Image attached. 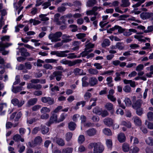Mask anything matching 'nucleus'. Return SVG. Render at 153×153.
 Returning a JSON list of instances; mask_svg holds the SVG:
<instances>
[{"mask_svg":"<svg viewBox=\"0 0 153 153\" xmlns=\"http://www.w3.org/2000/svg\"><path fill=\"white\" fill-rule=\"evenodd\" d=\"M90 149L94 148V153H101L104 150L103 146L100 143H91L88 146Z\"/></svg>","mask_w":153,"mask_h":153,"instance_id":"1","label":"nucleus"},{"mask_svg":"<svg viewBox=\"0 0 153 153\" xmlns=\"http://www.w3.org/2000/svg\"><path fill=\"white\" fill-rule=\"evenodd\" d=\"M40 82L39 79H32L30 80L31 83L27 84V88L28 89H34L36 90H40L42 88V85L39 84H35L39 83Z\"/></svg>","mask_w":153,"mask_h":153,"instance_id":"2","label":"nucleus"},{"mask_svg":"<svg viewBox=\"0 0 153 153\" xmlns=\"http://www.w3.org/2000/svg\"><path fill=\"white\" fill-rule=\"evenodd\" d=\"M62 33L61 32H57L54 33L50 34L48 36L49 39L52 42H56L61 41L60 38Z\"/></svg>","mask_w":153,"mask_h":153,"instance_id":"3","label":"nucleus"},{"mask_svg":"<svg viewBox=\"0 0 153 153\" xmlns=\"http://www.w3.org/2000/svg\"><path fill=\"white\" fill-rule=\"evenodd\" d=\"M11 45V43H7L4 44L2 42H0V51H2L1 53L3 55H5L8 53L9 51H5V49Z\"/></svg>","mask_w":153,"mask_h":153,"instance_id":"4","label":"nucleus"},{"mask_svg":"<svg viewBox=\"0 0 153 153\" xmlns=\"http://www.w3.org/2000/svg\"><path fill=\"white\" fill-rule=\"evenodd\" d=\"M140 16L143 19H150L152 20L153 18V13H142L140 14Z\"/></svg>","mask_w":153,"mask_h":153,"instance_id":"5","label":"nucleus"},{"mask_svg":"<svg viewBox=\"0 0 153 153\" xmlns=\"http://www.w3.org/2000/svg\"><path fill=\"white\" fill-rule=\"evenodd\" d=\"M41 100L43 102L48 103L50 105H52L54 103L53 99L49 97H42L41 98Z\"/></svg>","mask_w":153,"mask_h":153,"instance_id":"6","label":"nucleus"},{"mask_svg":"<svg viewBox=\"0 0 153 153\" xmlns=\"http://www.w3.org/2000/svg\"><path fill=\"white\" fill-rule=\"evenodd\" d=\"M11 102L14 105L20 107L24 104L25 101L23 100L19 101L17 99L14 98L12 100Z\"/></svg>","mask_w":153,"mask_h":153,"instance_id":"7","label":"nucleus"},{"mask_svg":"<svg viewBox=\"0 0 153 153\" xmlns=\"http://www.w3.org/2000/svg\"><path fill=\"white\" fill-rule=\"evenodd\" d=\"M97 131L96 129L94 128H91L85 131V134L87 136L92 137L97 134Z\"/></svg>","mask_w":153,"mask_h":153,"instance_id":"8","label":"nucleus"},{"mask_svg":"<svg viewBox=\"0 0 153 153\" xmlns=\"http://www.w3.org/2000/svg\"><path fill=\"white\" fill-rule=\"evenodd\" d=\"M103 122L105 125L110 127L113 125L114 120L111 118L106 117L104 119Z\"/></svg>","mask_w":153,"mask_h":153,"instance_id":"9","label":"nucleus"},{"mask_svg":"<svg viewBox=\"0 0 153 153\" xmlns=\"http://www.w3.org/2000/svg\"><path fill=\"white\" fill-rule=\"evenodd\" d=\"M62 72L61 71H55L53 72V75L56 77V80L59 81L61 79L62 76Z\"/></svg>","mask_w":153,"mask_h":153,"instance_id":"10","label":"nucleus"},{"mask_svg":"<svg viewBox=\"0 0 153 153\" xmlns=\"http://www.w3.org/2000/svg\"><path fill=\"white\" fill-rule=\"evenodd\" d=\"M134 123L136 126H140L142 124V121L141 119L138 117H133Z\"/></svg>","mask_w":153,"mask_h":153,"instance_id":"11","label":"nucleus"},{"mask_svg":"<svg viewBox=\"0 0 153 153\" xmlns=\"http://www.w3.org/2000/svg\"><path fill=\"white\" fill-rule=\"evenodd\" d=\"M37 99L36 98H33L30 99L27 103V105L28 107H30L35 104L37 102Z\"/></svg>","mask_w":153,"mask_h":153,"instance_id":"12","label":"nucleus"},{"mask_svg":"<svg viewBox=\"0 0 153 153\" xmlns=\"http://www.w3.org/2000/svg\"><path fill=\"white\" fill-rule=\"evenodd\" d=\"M97 79L95 77H92L89 80V84L90 85L92 86L97 84Z\"/></svg>","mask_w":153,"mask_h":153,"instance_id":"13","label":"nucleus"},{"mask_svg":"<svg viewBox=\"0 0 153 153\" xmlns=\"http://www.w3.org/2000/svg\"><path fill=\"white\" fill-rule=\"evenodd\" d=\"M142 103V101L141 100H138L132 105V106L135 109L140 108Z\"/></svg>","mask_w":153,"mask_h":153,"instance_id":"14","label":"nucleus"},{"mask_svg":"<svg viewBox=\"0 0 153 153\" xmlns=\"http://www.w3.org/2000/svg\"><path fill=\"white\" fill-rule=\"evenodd\" d=\"M118 139L120 143H123L125 142L126 139L125 134L122 133H120L118 136Z\"/></svg>","mask_w":153,"mask_h":153,"instance_id":"15","label":"nucleus"},{"mask_svg":"<svg viewBox=\"0 0 153 153\" xmlns=\"http://www.w3.org/2000/svg\"><path fill=\"white\" fill-rule=\"evenodd\" d=\"M19 51L22 56L27 57L30 56L29 53L27 51L26 49L25 48H20L19 49Z\"/></svg>","mask_w":153,"mask_h":153,"instance_id":"16","label":"nucleus"},{"mask_svg":"<svg viewBox=\"0 0 153 153\" xmlns=\"http://www.w3.org/2000/svg\"><path fill=\"white\" fill-rule=\"evenodd\" d=\"M13 139L15 141L18 142L20 140L22 142H24V139L22 138L21 135L18 134L14 135Z\"/></svg>","mask_w":153,"mask_h":153,"instance_id":"17","label":"nucleus"},{"mask_svg":"<svg viewBox=\"0 0 153 153\" xmlns=\"http://www.w3.org/2000/svg\"><path fill=\"white\" fill-rule=\"evenodd\" d=\"M73 72L75 75H81L85 74H84L83 70L82 69L78 68L74 69Z\"/></svg>","mask_w":153,"mask_h":153,"instance_id":"18","label":"nucleus"},{"mask_svg":"<svg viewBox=\"0 0 153 153\" xmlns=\"http://www.w3.org/2000/svg\"><path fill=\"white\" fill-rule=\"evenodd\" d=\"M102 132L104 134L108 136H111L112 135L111 130L108 128H105L103 129Z\"/></svg>","mask_w":153,"mask_h":153,"instance_id":"19","label":"nucleus"},{"mask_svg":"<svg viewBox=\"0 0 153 153\" xmlns=\"http://www.w3.org/2000/svg\"><path fill=\"white\" fill-rule=\"evenodd\" d=\"M57 119V115L55 113H52V115L50 118V120L49 123L50 124L55 122H56Z\"/></svg>","mask_w":153,"mask_h":153,"instance_id":"20","label":"nucleus"},{"mask_svg":"<svg viewBox=\"0 0 153 153\" xmlns=\"http://www.w3.org/2000/svg\"><path fill=\"white\" fill-rule=\"evenodd\" d=\"M53 1V0H47V1L43 3L42 4L43 9H45L48 8L51 5V2Z\"/></svg>","mask_w":153,"mask_h":153,"instance_id":"21","label":"nucleus"},{"mask_svg":"<svg viewBox=\"0 0 153 153\" xmlns=\"http://www.w3.org/2000/svg\"><path fill=\"white\" fill-rule=\"evenodd\" d=\"M40 130L42 133L44 134H47L49 131L48 128L44 125H41Z\"/></svg>","mask_w":153,"mask_h":153,"instance_id":"22","label":"nucleus"},{"mask_svg":"<svg viewBox=\"0 0 153 153\" xmlns=\"http://www.w3.org/2000/svg\"><path fill=\"white\" fill-rule=\"evenodd\" d=\"M120 6L122 7H126L129 6L130 4L128 0H122Z\"/></svg>","mask_w":153,"mask_h":153,"instance_id":"23","label":"nucleus"},{"mask_svg":"<svg viewBox=\"0 0 153 153\" xmlns=\"http://www.w3.org/2000/svg\"><path fill=\"white\" fill-rule=\"evenodd\" d=\"M97 1L96 0H88L87 2V6L88 7H91L96 4Z\"/></svg>","mask_w":153,"mask_h":153,"instance_id":"24","label":"nucleus"},{"mask_svg":"<svg viewBox=\"0 0 153 153\" xmlns=\"http://www.w3.org/2000/svg\"><path fill=\"white\" fill-rule=\"evenodd\" d=\"M76 126V124L73 122H71L68 123V127L69 129L71 131L74 130Z\"/></svg>","mask_w":153,"mask_h":153,"instance_id":"25","label":"nucleus"},{"mask_svg":"<svg viewBox=\"0 0 153 153\" xmlns=\"http://www.w3.org/2000/svg\"><path fill=\"white\" fill-rule=\"evenodd\" d=\"M110 42L108 39H104L102 43V46L103 48L106 47L110 45Z\"/></svg>","mask_w":153,"mask_h":153,"instance_id":"26","label":"nucleus"},{"mask_svg":"<svg viewBox=\"0 0 153 153\" xmlns=\"http://www.w3.org/2000/svg\"><path fill=\"white\" fill-rule=\"evenodd\" d=\"M23 87L21 86H18L15 87L13 85L12 86V91L14 93H16L20 92L22 90Z\"/></svg>","mask_w":153,"mask_h":153,"instance_id":"27","label":"nucleus"},{"mask_svg":"<svg viewBox=\"0 0 153 153\" xmlns=\"http://www.w3.org/2000/svg\"><path fill=\"white\" fill-rule=\"evenodd\" d=\"M51 54L53 55H56L58 57H62V56H65L61 52V51L59 52L57 51H52L51 52Z\"/></svg>","mask_w":153,"mask_h":153,"instance_id":"28","label":"nucleus"},{"mask_svg":"<svg viewBox=\"0 0 153 153\" xmlns=\"http://www.w3.org/2000/svg\"><path fill=\"white\" fill-rule=\"evenodd\" d=\"M81 42L80 41L74 42L73 44L74 47L72 48V49L74 51L78 50L79 48V45L81 44Z\"/></svg>","mask_w":153,"mask_h":153,"instance_id":"29","label":"nucleus"},{"mask_svg":"<svg viewBox=\"0 0 153 153\" xmlns=\"http://www.w3.org/2000/svg\"><path fill=\"white\" fill-rule=\"evenodd\" d=\"M42 141V138L40 136L36 137L34 140V142L35 144L34 146L37 144H39L41 143Z\"/></svg>","mask_w":153,"mask_h":153,"instance_id":"30","label":"nucleus"},{"mask_svg":"<svg viewBox=\"0 0 153 153\" xmlns=\"http://www.w3.org/2000/svg\"><path fill=\"white\" fill-rule=\"evenodd\" d=\"M88 73L92 75H96L98 73L99 71L96 69L91 68L88 70Z\"/></svg>","mask_w":153,"mask_h":153,"instance_id":"31","label":"nucleus"},{"mask_svg":"<svg viewBox=\"0 0 153 153\" xmlns=\"http://www.w3.org/2000/svg\"><path fill=\"white\" fill-rule=\"evenodd\" d=\"M117 48L120 50H123L125 48L124 44L121 42H118L116 43Z\"/></svg>","mask_w":153,"mask_h":153,"instance_id":"32","label":"nucleus"},{"mask_svg":"<svg viewBox=\"0 0 153 153\" xmlns=\"http://www.w3.org/2000/svg\"><path fill=\"white\" fill-rule=\"evenodd\" d=\"M56 143L59 146H64L65 144L64 140L60 138H58L56 141Z\"/></svg>","mask_w":153,"mask_h":153,"instance_id":"33","label":"nucleus"},{"mask_svg":"<svg viewBox=\"0 0 153 153\" xmlns=\"http://www.w3.org/2000/svg\"><path fill=\"white\" fill-rule=\"evenodd\" d=\"M73 134L71 132H69L65 134V139L68 141H69L72 138Z\"/></svg>","mask_w":153,"mask_h":153,"instance_id":"34","label":"nucleus"},{"mask_svg":"<svg viewBox=\"0 0 153 153\" xmlns=\"http://www.w3.org/2000/svg\"><path fill=\"white\" fill-rule=\"evenodd\" d=\"M121 125L125 126L128 128H130L131 126V123L129 121H123L122 122Z\"/></svg>","mask_w":153,"mask_h":153,"instance_id":"35","label":"nucleus"},{"mask_svg":"<svg viewBox=\"0 0 153 153\" xmlns=\"http://www.w3.org/2000/svg\"><path fill=\"white\" fill-rule=\"evenodd\" d=\"M146 142L148 145L153 146V138L151 137H149L146 139Z\"/></svg>","mask_w":153,"mask_h":153,"instance_id":"36","label":"nucleus"},{"mask_svg":"<svg viewBox=\"0 0 153 153\" xmlns=\"http://www.w3.org/2000/svg\"><path fill=\"white\" fill-rule=\"evenodd\" d=\"M122 148L124 152H128L129 150L130 147L129 145L126 143H124L123 145Z\"/></svg>","mask_w":153,"mask_h":153,"instance_id":"37","label":"nucleus"},{"mask_svg":"<svg viewBox=\"0 0 153 153\" xmlns=\"http://www.w3.org/2000/svg\"><path fill=\"white\" fill-rule=\"evenodd\" d=\"M46 14H42L39 16V17L41 19L40 20L41 21H47L49 19L48 17H46Z\"/></svg>","mask_w":153,"mask_h":153,"instance_id":"38","label":"nucleus"},{"mask_svg":"<svg viewBox=\"0 0 153 153\" xmlns=\"http://www.w3.org/2000/svg\"><path fill=\"white\" fill-rule=\"evenodd\" d=\"M105 107L107 110L110 111L113 109V105L111 103L108 102L105 105Z\"/></svg>","mask_w":153,"mask_h":153,"instance_id":"39","label":"nucleus"},{"mask_svg":"<svg viewBox=\"0 0 153 153\" xmlns=\"http://www.w3.org/2000/svg\"><path fill=\"white\" fill-rule=\"evenodd\" d=\"M18 69L20 70H23V72L24 73H26L27 72V70L25 69V66L23 64H21L19 65L18 67Z\"/></svg>","mask_w":153,"mask_h":153,"instance_id":"40","label":"nucleus"},{"mask_svg":"<svg viewBox=\"0 0 153 153\" xmlns=\"http://www.w3.org/2000/svg\"><path fill=\"white\" fill-rule=\"evenodd\" d=\"M50 111V109L47 107H42L40 110V112L42 113H48Z\"/></svg>","mask_w":153,"mask_h":153,"instance_id":"41","label":"nucleus"},{"mask_svg":"<svg viewBox=\"0 0 153 153\" xmlns=\"http://www.w3.org/2000/svg\"><path fill=\"white\" fill-rule=\"evenodd\" d=\"M85 138L84 136L83 135H81L78 137V141L79 143L81 144L84 141Z\"/></svg>","mask_w":153,"mask_h":153,"instance_id":"42","label":"nucleus"},{"mask_svg":"<svg viewBox=\"0 0 153 153\" xmlns=\"http://www.w3.org/2000/svg\"><path fill=\"white\" fill-rule=\"evenodd\" d=\"M57 60L51 59H46L45 60V62L46 63H56Z\"/></svg>","mask_w":153,"mask_h":153,"instance_id":"43","label":"nucleus"},{"mask_svg":"<svg viewBox=\"0 0 153 153\" xmlns=\"http://www.w3.org/2000/svg\"><path fill=\"white\" fill-rule=\"evenodd\" d=\"M73 151V149L71 148H67L63 149L62 153H71Z\"/></svg>","mask_w":153,"mask_h":153,"instance_id":"44","label":"nucleus"},{"mask_svg":"<svg viewBox=\"0 0 153 153\" xmlns=\"http://www.w3.org/2000/svg\"><path fill=\"white\" fill-rule=\"evenodd\" d=\"M147 116L148 119L150 121H153V112H149L147 113Z\"/></svg>","mask_w":153,"mask_h":153,"instance_id":"45","label":"nucleus"},{"mask_svg":"<svg viewBox=\"0 0 153 153\" xmlns=\"http://www.w3.org/2000/svg\"><path fill=\"white\" fill-rule=\"evenodd\" d=\"M70 37V36L68 35H67L66 34H64L62 36V38L63 39L62 41L66 40L67 41L66 42L71 41V39H69Z\"/></svg>","mask_w":153,"mask_h":153,"instance_id":"46","label":"nucleus"},{"mask_svg":"<svg viewBox=\"0 0 153 153\" xmlns=\"http://www.w3.org/2000/svg\"><path fill=\"white\" fill-rule=\"evenodd\" d=\"M69 27L71 28V30L73 32H75L78 30L77 26L75 25H69Z\"/></svg>","mask_w":153,"mask_h":153,"instance_id":"47","label":"nucleus"},{"mask_svg":"<svg viewBox=\"0 0 153 153\" xmlns=\"http://www.w3.org/2000/svg\"><path fill=\"white\" fill-rule=\"evenodd\" d=\"M73 16L72 14L71 13H69L66 15H64L62 16L61 18V19H63L64 20V21H62V22L64 23H65V19L66 18H71Z\"/></svg>","mask_w":153,"mask_h":153,"instance_id":"48","label":"nucleus"},{"mask_svg":"<svg viewBox=\"0 0 153 153\" xmlns=\"http://www.w3.org/2000/svg\"><path fill=\"white\" fill-rule=\"evenodd\" d=\"M67 42V41L66 40L62 41L61 42H57L54 45V47L55 48H56L60 47L61 46L63 45V43L66 42Z\"/></svg>","mask_w":153,"mask_h":153,"instance_id":"49","label":"nucleus"},{"mask_svg":"<svg viewBox=\"0 0 153 153\" xmlns=\"http://www.w3.org/2000/svg\"><path fill=\"white\" fill-rule=\"evenodd\" d=\"M123 90L126 93H130L131 91V88L129 85H126L123 88Z\"/></svg>","mask_w":153,"mask_h":153,"instance_id":"50","label":"nucleus"},{"mask_svg":"<svg viewBox=\"0 0 153 153\" xmlns=\"http://www.w3.org/2000/svg\"><path fill=\"white\" fill-rule=\"evenodd\" d=\"M106 144L108 148L111 149L112 145V140L111 139H108L106 141Z\"/></svg>","mask_w":153,"mask_h":153,"instance_id":"51","label":"nucleus"},{"mask_svg":"<svg viewBox=\"0 0 153 153\" xmlns=\"http://www.w3.org/2000/svg\"><path fill=\"white\" fill-rule=\"evenodd\" d=\"M68 115L67 114L63 113L60 115V118L59 119L58 122H60L63 121L65 118L67 117Z\"/></svg>","mask_w":153,"mask_h":153,"instance_id":"52","label":"nucleus"},{"mask_svg":"<svg viewBox=\"0 0 153 153\" xmlns=\"http://www.w3.org/2000/svg\"><path fill=\"white\" fill-rule=\"evenodd\" d=\"M144 67V66L143 65L140 64L137 66L135 70L136 71H140L143 70Z\"/></svg>","mask_w":153,"mask_h":153,"instance_id":"53","label":"nucleus"},{"mask_svg":"<svg viewBox=\"0 0 153 153\" xmlns=\"http://www.w3.org/2000/svg\"><path fill=\"white\" fill-rule=\"evenodd\" d=\"M153 31V25L148 26L147 29L144 31V32L146 33H149Z\"/></svg>","mask_w":153,"mask_h":153,"instance_id":"54","label":"nucleus"},{"mask_svg":"<svg viewBox=\"0 0 153 153\" xmlns=\"http://www.w3.org/2000/svg\"><path fill=\"white\" fill-rule=\"evenodd\" d=\"M124 102H125L126 106H129L131 104L130 100L128 98H126L124 100Z\"/></svg>","mask_w":153,"mask_h":153,"instance_id":"55","label":"nucleus"},{"mask_svg":"<svg viewBox=\"0 0 153 153\" xmlns=\"http://www.w3.org/2000/svg\"><path fill=\"white\" fill-rule=\"evenodd\" d=\"M136 112L137 114L139 116L141 115L143 113V110L142 108H139L137 109Z\"/></svg>","mask_w":153,"mask_h":153,"instance_id":"56","label":"nucleus"},{"mask_svg":"<svg viewBox=\"0 0 153 153\" xmlns=\"http://www.w3.org/2000/svg\"><path fill=\"white\" fill-rule=\"evenodd\" d=\"M145 0H142L140 2H138L136 4H134L132 5V7L134 8L140 6L145 1Z\"/></svg>","mask_w":153,"mask_h":153,"instance_id":"57","label":"nucleus"},{"mask_svg":"<svg viewBox=\"0 0 153 153\" xmlns=\"http://www.w3.org/2000/svg\"><path fill=\"white\" fill-rule=\"evenodd\" d=\"M76 37L78 39H82L86 36V34L84 33H80L76 35Z\"/></svg>","mask_w":153,"mask_h":153,"instance_id":"58","label":"nucleus"},{"mask_svg":"<svg viewBox=\"0 0 153 153\" xmlns=\"http://www.w3.org/2000/svg\"><path fill=\"white\" fill-rule=\"evenodd\" d=\"M43 67L44 68L46 69L51 70L53 69V66L51 65L48 64H45L43 65Z\"/></svg>","mask_w":153,"mask_h":153,"instance_id":"59","label":"nucleus"},{"mask_svg":"<svg viewBox=\"0 0 153 153\" xmlns=\"http://www.w3.org/2000/svg\"><path fill=\"white\" fill-rule=\"evenodd\" d=\"M25 67L27 69L30 70L31 69L32 66L30 62H27L25 63Z\"/></svg>","mask_w":153,"mask_h":153,"instance_id":"60","label":"nucleus"},{"mask_svg":"<svg viewBox=\"0 0 153 153\" xmlns=\"http://www.w3.org/2000/svg\"><path fill=\"white\" fill-rule=\"evenodd\" d=\"M116 77L114 79L115 81H118L121 80V78L120 77V76L119 73V72H117L115 73Z\"/></svg>","mask_w":153,"mask_h":153,"instance_id":"61","label":"nucleus"},{"mask_svg":"<svg viewBox=\"0 0 153 153\" xmlns=\"http://www.w3.org/2000/svg\"><path fill=\"white\" fill-rule=\"evenodd\" d=\"M91 94L89 92H86L84 95L85 99V100H88L91 97Z\"/></svg>","mask_w":153,"mask_h":153,"instance_id":"62","label":"nucleus"},{"mask_svg":"<svg viewBox=\"0 0 153 153\" xmlns=\"http://www.w3.org/2000/svg\"><path fill=\"white\" fill-rule=\"evenodd\" d=\"M66 9V8L64 7L61 6L57 8L58 11L59 12L61 13L65 11Z\"/></svg>","mask_w":153,"mask_h":153,"instance_id":"63","label":"nucleus"},{"mask_svg":"<svg viewBox=\"0 0 153 153\" xmlns=\"http://www.w3.org/2000/svg\"><path fill=\"white\" fill-rule=\"evenodd\" d=\"M131 151L132 153H137L139 151V149L137 147H134L131 149Z\"/></svg>","mask_w":153,"mask_h":153,"instance_id":"64","label":"nucleus"}]
</instances>
